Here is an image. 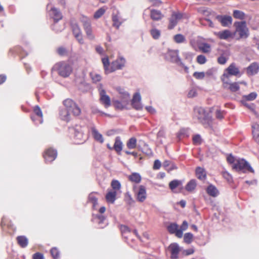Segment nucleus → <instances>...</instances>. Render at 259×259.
I'll return each instance as SVG.
<instances>
[{"instance_id":"obj_1","label":"nucleus","mask_w":259,"mask_h":259,"mask_svg":"<svg viewBox=\"0 0 259 259\" xmlns=\"http://www.w3.org/2000/svg\"><path fill=\"white\" fill-rule=\"evenodd\" d=\"M63 104L67 111L66 114L63 115V112L61 113L62 119L67 121L70 119V114L74 116H78L80 115L81 110L78 104L72 99L67 98L63 101Z\"/></svg>"},{"instance_id":"obj_2","label":"nucleus","mask_w":259,"mask_h":259,"mask_svg":"<svg viewBox=\"0 0 259 259\" xmlns=\"http://www.w3.org/2000/svg\"><path fill=\"white\" fill-rule=\"evenodd\" d=\"M195 112L199 122L205 128L212 127L213 119L210 113L201 107L195 108Z\"/></svg>"},{"instance_id":"obj_3","label":"nucleus","mask_w":259,"mask_h":259,"mask_svg":"<svg viewBox=\"0 0 259 259\" xmlns=\"http://www.w3.org/2000/svg\"><path fill=\"white\" fill-rule=\"evenodd\" d=\"M235 27V33H238L239 37L236 38L237 40L240 39H246L249 35V30L246 26V23L245 21L241 22H236L234 23Z\"/></svg>"},{"instance_id":"obj_4","label":"nucleus","mask_w":259,"mask_h":259,"mask_svg":"<svg viewBox=\"0 0 259 259\" xmlns=\"http://www.w3.org/2000/svg\"><path fill=\"white\" fill-rule=\"evenodd\" d=\"M54 68L58 72L59 75L63 77H68L72 71V67L64 62L56 63Z\"/></svg>"},{"instance_id":"obj_5","label":"nucleus","mask_w":259,"mask_h":259,"mask_svg":"<svg viewBox=\"0 0 259 259\" xmlns=\"http://www.w3.org/2000/svg\"><path fill=\"white\" fill-rule=\"evenodd\" d=\"M232 167L238 172L254 173L253 169L249 163L244 159L238 158V160L236 161V164H235L234 166H232Z\"/></svg>"},{"instance_id":"obj_6","label":"nucleus","mask_w":259,"mask_h":259,"mask_svg":"<svg viewBox=\"0 0 259 259\" xmlns=\"http://www.w3.org/2000/svg\"><path fill=\"white\" fill-rule=\"evenodd\" d=\"M221 80L223 82V87L231 92H236L239 90V84L244 83L243 82H230V79H228L227 75H223L221 77Z\"/></svg>"},{"instance_id":"obj_7","label":"nucleus","mask_w":259,"mask_h":259,"mask_svg":"<svg viewBox=\"0 0 259 259\" xmlns=\"http://www.w3.org/2000/svg\"><path fill=\"white\" fill-rule=\"evenodd\" d=\"M58 155V152L56 149L49 147L45 150L43 152L42 156L46 163H51L54 161Z\"/></svg>"},{"instance_id":"obj_8","label":"nucleus","mask_w":259,"mask_h":259,"mask_svg":"<svg viewBox=\"0 0 259 259\" xmlns=\"http://www.w3.org/2000/svg\"><path fill=\"white\" fill-rule=\"evenodd\" d=\"M100 98L99 100L100 103L104 105V106L107 108L111 105V100L110 97L107 95L105 90L102 89V85L100 84L98 89Z\"/></svg>"},{"instance_id":"obj_9","label":"nucleus","mask_w":259,"mask_h":259,"mask_svg":"<svg viewBox=\"0 0 259 259\" xmlns=\"http://www.w3.org/2000/svg\"><path fill=\"white\" fill-rule=\"evenodd\" d=\"M183 18V14L179 12H173L168 19L169 23L167 28L172 29L178 24V21Z\"/></svg>"},{"instance_id":"obj_10","label":"nucleus","mask_w":259,"mask_h":259,"mask_svg":"<svg viewBox=\"0 0 259 259\" xmlns=\"http://www.w3.org/2000/svg\"><path fill=\"white\" fill-rule=\"evenodd\" d=\"M134 190L136 195L137 200L140 202H144L147 198V193L146 188L143 185H140L139 187L134 186Z\"/></svg>"},{"instance_id":"obj_11","label":"nucleus","mask_w":259,"mask_h":259,"mask_svg":"<svg viewBox=\"0 0 259 259\" xmlns=\"http://www.w3.org/2000/svg\"><path fill=\"white\" fill-rule=\"evenodd\" d=\"M82 22L87 37L91 40H94L95 39V35L93 32L90 20L87 18H85V20H83Z\"/></svg>"},{"instance_id":"obj_12","label":"nucleus","mask_w":259,"mask_h":259,"mask_svg":"<svg viewBox=\"0 0 259 259\" xmlns=\"http://www.w3.org/2000/svg\"><path fill=\"white\" fill-rule=\"evenodd\" d=\"M71 27L73 34L78 42L80 44H83L84 40L81 29L78 25L75 22H72L71 23Z\"/></svg>"},{"instance_id":"obj_13","label":"nucleus","mask_w":259,"mask_h":259,"mask_svg":"<svg viewBox=\"0 0 259 259\" xmlns=\"http://www.w3.org/2000/svg\"><path fill=\"white\" fill-rule=\"evenodd\" d=\"M125 60L122 57H119L112 62L110 67V73L117 70L121 69L125 65Z\"/></svg>"},{"instance_id":"obj_14","label":"nucleus","mask_w":259,"mask_h":259,"mask_svg":"<svg viewBox=\"0 0 259 259\" xmlns=\"http://www.w3.org/2000/svg\"><path fill=\"white\" fill-rule=\"evenodd\" d=\"M214 34L220 39L228 40L234 38L235 33L232 32L229 29H225L218 32H214Z\"/></svg>"},{"instance_id":"obj_15","label":"nucleus","mask_w":259,"mask_h":259,"mask_svg":"<svg viewBox=\"0 0 259 259\" xmlns=\"http://www.w3.org/2000/svg\"><path fill=\"white\" fill-rule=\"evenodd\" d=\"M216 19L221 23L223 27H228L232 23V18L229 15H217Z\"/></svg>"},{"instance_id":"obj_16","label":"nucleus","mask_w":259,"mask_h":259,"mask_svg":"<svg viewBox=\"0 0 259 259\" xmlns=\"http://www.w3.org/2000/svg\"><path fill=\"white\" fill-rule=\"evenodd\" d=\"M227 73H224L223 75H227L228 79L231 75L237 76L240 74L239 68L236 67V64L234 63L231 64L229 67L226 69Z\"/></svg>"},{"instance_id":"obj_17","label":"nucleus","mask_w":259,"mask_h":259,"mask_svg":"<svg viewBox=\"0 0 259 259\" xmlns=\"http://www.w3.org/2000/svg\"><path fill=\"white\" fill-rule=\"evenodd\" d=\"M178 225L176 223H171L167 227V230L170 234H175L178 238H182L183 233L178 229Z\"/></svg>"},{"instance_id":"obj_18","label":"nucleus","mask_w":259,"mask_h":259,"mask_svg":"<svg viewBox=\"0 0 259 259\" xmlns=\"http://www.w3.org/2000/svg\"><path fill=\"white\" fill-rule=\"evenodd\" d=\"M206 193L210 197L215 198L220 195L218 189L213 185L209 184L205 188Z\"/></svg>"},{"instance_id":"obj_19","label":"nucleus","mask_w":259,"mask_h":259,"mask_svg":"<svg viewBox=\"0 0 259 259\" xmlns=\"http://www.w3.org/2000/svg\"><path fill=\"white\" fill-rule=\"evenodd\" d=\"M168 249L171 253V258L177 259L180 252V247L176 243H171L168 247Z\"/></svg>"},{"instance_id":"obj_20","label":"nucleus","mask_w":259,"mask_h":259,"mask_svg":"<svg viewBox=\"0 0 259 259\" xmlns=\"http://www.w3.org/2000/svg\"><path fill=\"white\" fill-rule=\"evenodd\" d=\"M141 99L140 94L138 93H136L133 96L132 100V105L137 110L141 109L142 108L141 104Z\"/></svg>"},{"instance_id":"obj_21","label":"nucleus","mask_w":259,"mask_h":259,"mask_svg":"<svg viewBox=\"0 0 259 259\" xmlns=\"http://www.w3.org/2000/svg\"><path fill=\"white\" fill-rule=\"evenodd\" d=\"M259 70V64L256 62L251 63L246 68V73L248 75H253L256 74Z\"/></svg>"},{"instance_id":"obj_22","label":"nucleus","mask_w":259,"mask_h":259,"mask_svg":"<svg viewBox=\"0 0 259 259\" xmlns=\"http://www.w3.org/2000/svg\"><path fill=\"white\" fill-rule=\"evenodd\" d=\"M150 16L151 19L153 21H159L163 17V15L161 11L155 9H151L150 10Z\"/></svg>"},{"instance_id":"obj_23","label":"nucleus","mask_w":259,"mask_h":259,"mask_svg":"<svg viewBox=\"0 0 259 259\" xmlns=\"http://www.w3.org/2000/svg\"><path fill=\"white\" fill-rule=\"evenodd\" d=\"M117 193L109 189L106 195L105 198L108 203L113 204L116 200V195Z\"/></svg>"},{"instance_id":"obj_24","label":"nucleus","mask_w":259,"mask_h":259,"mask_svg":"<svg viewBox=\"0 0 259 259\" xmlns=\"http://www.w3.org/2000/svg\"><path fill=\"white\" fill-rule=\"evenodd\" d=\"M51 16L54 19L55 22H57L62 18L61 12L56 8H53L51 10Z\"/></svg>"},{"instance_id":"obj_25","label":"nucleus","mask_w":259,"mask_h":259,"mask_svg":"<svg viewBox=\"0 0 259 259\" xmlns=\"http://www.w3.org/2000/svg\"><path fill=\"white\" fill-rule=\"evenodd\" d=\"M200 51L203 53L209 54L211 51V47L210 45L207 43L203 42L198 46Z\"/></svg>"},{"instance_id":"obj_26","label":"nucleus","mask_w":259,"mask_h":259,"mask_svg":"<svg viewBox=\"0 0 259 259\" xmlns=\"http://www.w3.org/2000/svg\"><path fill=\"white\" fill-rule=\"evenodd\" d=\"M122 102L115 100L113 101V104L114 107L117 109L122 110L126 108V106L128 104L129 101L126 103L124 102V99H122Z\"/></svg>"},{"instance_id":"obj_27","label":"nucleus","mask_w":259,"mask_h":259,"mask_svg":"<svg viewBox=\"0 0 259 259\" xmlns=\"http://www.w3.org/2000/svg\"><path fill=\"white\" fill-rule=\"evenodd\" d=\"M122 147L123 144L120 140V137H116L113 146V149L117 153H119L122 150Z\"/></svg>"},{"instance_id":"obj_28","label":"nucleus","mask_w":259,"mask_h":259,"mask_svg":"<svg viewBox=\"0 0 259 259\" xmlns=\"http://www.w3.org/2000/svg\"><path fill=\"white\" fill-rule=\"evenodd\" d=\"M252 127L253 139L259 144V125L256 123L254 124Z\"/></svg>"},{"instance_id":"obj_29","label":"nucleus","mask_w":259,"mask_h":259,"mask_svg":"<svg viewBox=\"0 0 259 259\" xmlns=\"http://www.w3.org/2000/svg\"><path fill=\"white\" fill-rule=\"evenodd\" d=\"M111 186L112 187V189H110V190H112L113 191H115L117 193H121V184L120 183L116 180H113L111 183Z\"/></svg>"},{"instance_id":"obj_30","label":"nucleus","mask_w":259,"mask_h":259,"mask_svg":"<svg viewBox=\"0 0 259 259\" xmlns=\"http://www.w3.org/2000/svg\"><path fill=\"white\" fill-rule=\"evenodd\" d=\"M117 90L120 95V98H121V99H124L125 103L130 101V97L128 93L120 88H117Z\"/></svg>"},{"instance_id":"obj_31","label":"nucleus","mask_w":259,"mask_h":259,"mask_svg":"<svg viewBox=\"0 0 259 259\" xmlns=\"http://www.w3.org/2000/svg\"><path fill=\"white\" fill-rule=\"evenodd\" d=\"M102 62L103 64L104 69L105 72L106 74L110 73V63L108 57H104L102 59Z\"/></svg>"},{"instance_id":"obj_32","label":"nucleus","mask_w":259,"mask_h":259,"mask_svg":"<svg viewBox=\"0 0 259 259\" xmlns=\"http://www.w3.org/2000/svg\"><path fill=\"white\" fill-rule=\"evenodd\" d=\"M195 173L197 178H205L206 177V171L201 167H198L196 168Z\"/></svg>"},{"instance_id":"obj_33","label":"nucleus","mask_w":259,"mask_h":259,"mask_svg":"<svg viewBox=\"0 0 259 259\" xmlns=\"http://www.w3.org/2000/svg\"><path fill=\"white\" fill-rule=\"evenodd\" d=\"M17 240L18 244L22 247H25L28 245V239L24 236H18Z\"/></svg>"},{"instance_id":"obj_34","label":"nucleus","mask_w":259,"mask_h":259,"mask_svg":"<svg viewBox=\"0 0 259 259\" xmlns=\"http://www.w3.org/2000/svg\"><path fill=\"white\" fill-rule=\"evenodd\" d=\"M92 134L94 139L100 143L104 142V139L102 135L100 134L97 130L93 128L92 130Z\"/></svg>"},{"instance_id":"obj_35","label":"nucleus","mask_w":259,"mask_h":259,"mask_svg":"<svg viewBox=\"0 0 259 259\" xmlns=\"http://www.w3.org/2000/svg\"><path fill=\"white\" fill-rule=\"evenodd\" d=\"M137 145V139L135 137L130 138L126 142V146L130 149L136 148Z\"/></svg>"},{"instance_id":"obj_36","label":"nucleus","mask_w":259,"mask_h":259,"mask_svg":"<svg viewBox=\"0 0 259 259\" xmlns=\"http://www.w3.org/2000/svg\"><path fill=\"white\" fill-rule=\"evenodd\" d=\"M233 16L234 18L243 20L245 18V14L240 10H235L233 11Z\"/></svg>"},{"instance_id":"obj_37","label":"nucleus","mask_w":259,"mask_h":259,"mask_svg":"<svg viewBox=\"0 0 259 259\" xmlns=\"http://www.w3.org/2000/svg\"><path fill=\"white\" fill-rule=\"evenodd\" d=\"M257 97V94L255 92H252L247 95H244L242 97V103L246 102L247 101H253Z\"/></svg>"},{"instance_id":"obj_38","label":"nucleus","mask_w":259,"mask_h":259,"mask_svg":"<svg viewBox=\"0 0 259 259\" xmlns=\"http://www.w3.org/2000/svg\"><path fill=\"white\" fill-rule=\"evenodd\" d=\"M33 112L39 118V123H41L42 122V119L43 115L40 107L37 105L35 106L33 108Z\"/></svg>"},{"instance_id":"obj_39","label":"nucleus","mask_w":259,"mask_h":259,"mask_svg":"<svg viewBox=\"0 0 259 259\" xmlns=\"http://www.w3.org/2000/svg\"><path fill=\"white\" fill-rule=\"evenodd\" d=\"M150 33L152 38L154 39H159L161 35L160 31L155 28L151 29L150 31Z\"/></svg>"},{"instance_id":"obj_40","label":"nucleus","mask_w":259,"mask_h":259,"mask_svg":"<svg viewBox=\"0 0 259 259\" xmlns=\"http://www.w3.org/2000/svg\"><path fill=\"white\" fill-rule=\"evenodd\" d=\"M96 219L100 228H103L107 224L106 222L104 223L105 218L102 214L97 215L96 216Z\"/></svg>"},{"instance_id":"obj_41","label":"nucleus","mask_w":259,"mask_h":259,"mask_svg":"<svg viewBox=\"0 0 259 259\" xmlns=\"http://www.w3.org/2000/svg\"><path fill=\"white\" fill-rule=\"evenodd\" d=\"M174 41L177 44L183 43L186 41L185 36L181 34H177L174 37Z\"/></svg>"},{"instance_id":"obj_42","label":"nucleus","mask_w":259,"mask_h":259,"mask_svg":"<svg viewBox=\"0 0 259 259\" xmlns=\"http://www.w3.org/2000/svg\"><path fill=\"white\" fill-rule=\"evenodd\" d=\"M106 9L104 7H102L98 10L94 15V18L95 19H99L105 13Z\"/></svg>"},{"instance_id":"obj_43","label":"nucleus","mask_w":259,"mask_h":259,"mask_svg":"<svg viewBox=\"0 0 259 259\" xmlns=\"http://www.w3.org/2000/svg\"><path fill=\"white\" fill-rule=\"evenodd\" d=\"M89 201L93 204V207L95 208L96 205L98 204V199L94 193H91L89 195Z\"/></svg>"},{"instance_id":"obj_44","label":"nucleus","mask_w":259,"mask_h":259,"mask_svg":"<svg viewBox=\"0 0 259 259\" xmlns=\"http://www.w3.org/2000/svg\"><path fill=\"white\" fill-rule=\"evenodd\" d=\"M193 238V235L191 233H187L184 234V241L187 244H190Z\"/></svg>"},{"instance_id":"obj_45","label":"nucleus","mask_w":259,"mask_h":259,"mask_svg":"<svg viewBox=\"0 0 259 259\" xmlns=\"http://www.w3.org/2000/svg\"><path fill=\"white\" fill-rule=\"evenodd\" d=\"M196 186V183L194 180H191L186 185V189L188 191L193 190Z\"/></svg>"},{"instance_id":"obj_46","label":"nucleus","mask_w":259,"mask_h":259,"mask_svg":"<svg viewBox=\"0 0 259 259\" xmlns=\"http://www.w3.org/2000/svg\"><path fill=\"white\" fill-rule=\"evenodd\" d=\"M113 26L116 28H118L121 25V22L119 21L118 17L117 15L112 16Z\"/></svg>"},{"instance_id":"obj_47","label":"nucleus","mask_w":259,"mask_h":259,"mask_svg":"<svg viewBox=\"0 0 259 259\" xmlns=\"http://www.w3.org/2000/svg\"><path fill=\"white\" fill-rule=\"evenodd\" d=\"M196 61L199 64H204L206 62L207 59L205 56L199 55L196 58Z\"/></svg>"},{"instance_id":"obj_48","label":"nucleus","mask_w":259,"mask_h":259,"mask_svg":"<svg viewBox=\"0 0 259 259\" xmlns=\"http://www.w3.org/2000/svg\"><path fill=\"white\" fill-rule=\"evenodd\" d=\"M225 114L226 113L224 111L218 109L215 112V117L217 119L221 120L224 118Z\"/></svg>"},{"instance_id":"obj_49","label":"nucleus","mask_w":259,"mask_h":259,"mask_svg":"<svg viewBox=\"0 0 259 259\" xmlns=\"http://www.w3.org/2000/svg\"><path fill=\"white\" fill-rule=\"evenodd\" d=\"M51 253L55 259L58 258L59 256V251L56 247H54L51 250Z\"/></svg>"},{"instance_id":"obj_50","label":"nucleus","mask_w":259,"mask_h":259,"mask_svg":"<svg viewBox=\"0 0 259 259\" xmlns=\"http://www.w3.org/2000/svg\"><path fill=\"white\" fill-rule=\"evenodd\" d=\"M180 185V182L177 180H174L170 182L169 186V188L172 191H174V190L179 186Z\"/></svg>"},{"instance_id":"obj_51","label":"nucleus","mask_w":259,"mask_h":259,"mask_svg":"<svg viewBox=\"0 0 259 259\" xmlns=\"http://www.w3.org/2000/svg\"><path fill=\"white\" fill-rule=\"evenodd\" d=\"M237 160H238V159L235 158L232 155H230L227 157V161L229 163L232 164V166H234L235 164H236V161H237Z\"/></svg>"},{"instance_id":"obj_52","label":"nucleus","mask_w":259,"mask_h":259,"mask_svg":"<svg viewBox=\"0 0 259 259\" xmlns=\"http://www.w3.org/2000/svg\"><path fill=\"white\" fill-rule=\"evenodd\" d=\"M193 75L197 79H202L204 77L205 73L203 72H195Z\"/></svg>"},{"instance_id":"obj_53","label":"nucleus","mask_w":259,"mask_h":259,"mask_svg":"<svg viewBox=\"0 0 259 259\" xmlns=\"http://www.w3.org/2000/svg\"><path fill=\"white\" fill-rule=\"evenodd\" d=\"M120 229L121 231V232L122 234V235H124V234L130 233L131 230L130 229L126 226L125 225H121L120 227Z\"/></svg>"},{"instance_id":"obj_54","label":"nucleus","mask_w":259,"mask_h":259,"mask_svg":"<svg viewBox=\"0 0 259 259\" xmlns=\"http://www.w3.org/2000/svg\"><path fill=\"white\" fill-rule=\"evenodd\" d=\"M227 60L228 59L226 57L222 55L218 57L217 61L219 64L224 65L227 62Z\"/></svg>"},{"instance_id":"obj_55","label":"nucleus","mask_w":259,"mask_h":259,"mask_svg":"<svg viewBox=\"0 0 259 259\" xmlns=\"http://www.w3.org/2000/svg\"><path fill=\"white\" fill-rule=\"evenodd\" d=\"M193 141L194 144L199 145L201 143V139L199 135L194 136L193 138Z\"/></svg>"},{"instance_id":"obj_56","label":"nucleus","mask_w":259,"mask_h":259,"mask_svg":"<svg viewBox=\"0 0 259 259\" xmlns=\"http://www.w3.org/2000/svg\"><path fill=\"white\" fill-rule=\"evenodd\" d=\"M92 79L94 82H97L101 80L102 77L100 75L97 74H92Z\"/></svg>"},{"instance_id":"obj_57","label":"nucleus","mask_w":259,"mask_h":259,"mask_svg":"<svg viewBox=\"0 0 259 259\" xmlns=\"http://www.w3.org/2000/svg\"><path fill=\"white\" fill-rule=\"evenodd\" d=\"M243 105L247 107L248 109H250L251 111H252L255 114H256V112L255 111V105L253 104H251L250 105L245 103V102H244L242 103Z\"/></svg>"},{"instance_id":"obj_58","label":"nucleus","mask_w":259,"mask_h":259,"mask_svg":"<svg viewBox=\"0 0 259 259\" xmlns=\"http://www.w3.org/2000/svg\"><path fill=\"white\" fill-rule=\"evenodd\" d=\"M57 53L60 56H63L66 53V50L64 47H61L57 49Z\"/></svg>"},{"instance_id":"obj_59","label":"nucleus","mask_w":259,"mask_h":259,"mask_svg":"<svg viewBox=\"0 0 259 259\" xmlns=\"http://www.w3.org/2000/svg\"><path fill=\"white\" fill-rule=\"evenodd\" d=\"M161 166V162L159 160H155L154 162L153 168L154 169H158Z\"/></svg>"},{"instance_id":"obj_60","label":"nucleus","mask_w":259,"mask_h":259,"mask_svg":"<svg viewBox=\"0 0 259 259\" xmlns=\"http://www.w3.org/2000/svg\"><path fill=\"white\" fill-rule=\"evenodd\" d=\"M188 226V223L187 222V221H183L182 225L181 226L180 229H179V230H181L182 232L183 233V231H185L187 229Z\"/></svg>"},{"instance_id":"obj_61","label":"nucleus","mask_w":259,"mask_h":259,"mask_svg":"<svg viewBox=\"0 0 259 259\" xmlns=\"http://www.w3.org/2000/svg\"><path fill=\"white\" fill-rule=\"evenodd\" d=\"M245 183L249 186L256 185L257 184V181L255 179H250L245 181Z\"/></svg>"},{"instance_id":"obj_62","label":"nucleus","mask_w":259,"mask_h":259,"mask_svg":"<svg viewBox=\"0 0 259 259\" xmlns=\"http://www.w3.org/2000/svg\"><path fill=\"white\" fill-rule=\"evenodd\" d=\"M197 95V92L195 89H192L191 90L188 94V97L189 98H193L194 97H195Z\"/></svg>"},{"instance_id":"obj_63","label":"nucleus","mask_w":259,"mask_h":259,"mask_svg":"<svg viewBox=\"0 0 259 259\" xmlns=\"http://www.w3.org/2000/svg\"><path fill=\"white\" fill-rule=\"evenodd\" d=\"M33 259H44L43 254L39 252H36L33 255Z\"/></svg>"},{"instance_id":"obj_64","label":"nucleus","mask_w":259,"mask_h":259,"mask_svg":"<svg viewBox=\"0 0 259 259\" xmlns=\"http://www.w3.org/2000/svg\"><path fill=\"white\" fill-rule=\"evenodd\" d=\"M96 52L102 55L103 54V49L101 46H97L95 48Z\"/></svg>"}]
</instances>
